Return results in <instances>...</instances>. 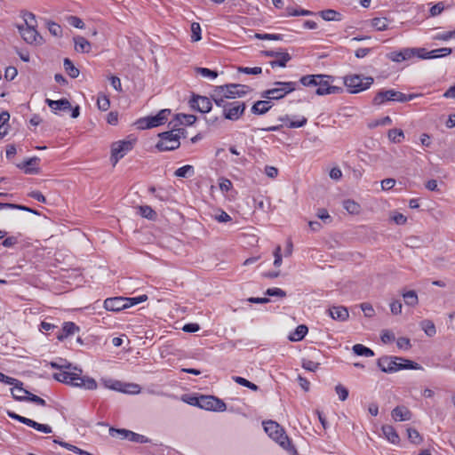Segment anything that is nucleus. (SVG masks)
<instances>
[{
  "instance_id": "1",
  "label": "nucleus",
  "mask_w": 455,
  "mask_h": 455,
  "mask_svg": "<svg viewBox=\"0 0 455 455\" xmlns=\"http://www.w3.org/2000/svg\"><path fill=\"white\" fill-rule=\"evenodd\" d=\"M53 378L65 384L72 385L78 387H84L88 390L97 388V382L94 379L82 375V370H64L53 374Z\"/></svg>"
},
{
  "instance_id": "2",
  "label": "nucleus",
  "mask_w": 455,
  "mask_h": 455,
  "mask_svg": "<svg viewBox=\"0 0 455 455\" xmlns=\"http://www.w3.org/2000/svg\"><path fill=\"white\" fill-rule=\"evenodd\" d=\"M383 372L393 373L401 370H420L421 365L413 361L396 356H382L377 362Z\"/></svg>"
},
{
  "instance_id": "3",
  "label": "nucleus",
  "mask_w": 455,
  "mask_h": 455,
  "mask_svg": "<svg viewBox=\"0 0 455 455\" xmlns=\"http://www.w3.org/2000/svg\"><path fill=\"white\" fill-rule=\"evenodd\" d=\"M168 125L171 131L159 134L160 140L156 146L159 151L174 150L180 146V134L184 133V129H177L173 121H171Z\"/></svg>"
},
{
  "instance_id": "4",
  "label": "nucleus",
  "mask_w": 455,
  "mask_h": 455,
  "mask_svg": "<svg viewBox=\"0 0 455 455\" xmlns=\"http://www.w3.org/2000/svg\"><path fill=\"white\" fill-rule=\"evenodd\" d=\"M263 427L268 436L278 443L280 446L285 450L296 451L283 428L277 422L273 420L265 421Z\"/></svg>"
},
{
  "instance_id": "5",
  "label": "nucleus",
  "mask_w": 455,
  "mask_h": 455,
  "mask_svg": "<svg viewBox=\"0 0 455 455\" xmlns=\"http://www.w3.org/2000/svg\"><path fill=\"white\" fill-rule=\"evenodd\" d=\"M274 88L264 91L261 97L267 100H281L287 94L295 91L298 87L297 82H275Z\"/></svg>"
},
{
  "instance_id": "6",
  "label": "nucleus",
  "mask_w": 455,
  "mask_h": 455,
  "mask_svg": "<svg viewBox=\"0 0 455 455\" xmlns=\"http://www.w3.org/2000/svg\"><path fill=\"white\" fill-rule=\"evenodd\" d=\"M418 96H419L418 94L406 95L401 92L395 91V90H386V91L381 90L373 98L372 104L379 106V105H381L388 100L406 102V101L413 100L414 98H416Z\"/></svg>"
},
{
  "instance_id": "7",
  "label": "nucleus",
  "mask_w": 455,
  "mask_h": 455,
  "mask_svg": "<svg viewBox=\"0 0 455 455\" xmlns=\"http://www.w3.org/2000/svg\"><path fill=\"white\" fill-rule=\"evenodd\" d=\"M371 76H363L361 75H351L344 77V84L350 93H358L365 91L373 84Z\"/></svg>"
},
{
  "instance_id": "8",
  "label": "nucleus",
  "mask_w": 455,
  "mask_h": 455,
  "mask_svg": "<svg viewBox=\"0 0 455 455\" xmlns=\"http://www.w3.org/2000/svg\"><path fill=\"white\" fill-rule=\"evenodd\" d=\"M239 88L235 84H227L224 85L215 86L211 93V98L216 105H221L223 101L235 99L239 92L235 89Z\"/></svg>"
},
{
  "instance_id": "9",
  "label": "nucleus",
  "mask_w": 455,
  "mask_h": 455,
  "mask_svg": "<svg viewBox=\"0 0 455 455\" xmlns=\"http://www.w3.org/2000/svg\"><path fill=\"white\" fill-rule=\"evenodd\" d=\"M222 108V115L225 119L236 121L244 113L246 105L242 101H223L221 105H217Z\"/></svg>"
},
{
  "instance_id": "10",
  "label": "nucleus",
  "mask_w": 455,
  "mask_h": 455,
  "mask_svg": "<svg viewBox=\"0 0 455 455\" xmlns=\"http://www.w3.org/2000/svg\"><path fill=\"white\" fill-rule=\"evenodd\" d=\"M194 400H196V403H190V404L196 405L204 410L224 411L227 409L226 403L213 395H201L200 397H195Z\"/></svg>"
},
{
  "instance_id": "11",
  "label": "nucleus",
  "mask_w": 455,
  "mask_h": 455,
  "mask_svg": "<svg viewBox=\"0 0 455 455\" xmlns=\"http://www.w3.org/2000/svg\"><path fill=\"white\" fill-rule=\"evenodd\" d=\"M171 114L170 109H162L157 115L154 116H147L138 120L137 124L140 129H150L157 127L164 124L168 120V116Z\"/></svg>"
},
{
  "instance_id": "12",
  "label": "nucleus",
  "mask_w": 455,
  "mask_h": 455,
  "mask_svg": "<svg viewBox=\"0 0 455 455\" xmlns=\"http://www.w3.org/2000/svg\"><path fill=\"white\" fill-rule=\"evenodd\" d=\"M135 140H120L112 144L111 157L113 166L133 148Z\"/></svg>"
},
{
  "instance_id": "13",
  "label": "nucleus",
  "mask_w": 455,
  "mask_h": 455,
  "mask_svg": "<svg viewBox=\"0 0 455 455\" xmlns=\"http://www.w3.org/2000/svg\"><path fill=\"white\" fill-rule=\"evenodd\" d=\"M7 415L11 419H15V420H17L22 424H25L30 427H33L37 431H40V432H43L45 434H50L52 432V429L49 425L37 423L36 421L30 419L28 418L20 416V415L15 413L14 411H8Z\"/></svg>"
},
{
  "instance_id": "14",
  "label": "nucleus",
  "mask_w": 455,
  "mask_h": 455,
  "mask_svg": "<svg viewBox=\"0 0 455 455\" xmlns=\"http://www.w3.org/2000/svg\"><path fill=\"white\" fill-rule=\"evenodd\" d=\"M261 53L265 57L275 58V60L269 62L273 68L275 67L285 68L287 63L291 60V56L288 52L266 50L262 51Z\"/></svg>"
},
{
  "instance_id": "15",
  "label": "nucleus",
  "mask_w": 455,
  "mask_h": 455,
  "mask_svg": "<svg viewBox=\"0 0 455 455\" xmlns=\"http://www.w3.org/2000/svg\"><path fill=\"white\" fill-rule=\"evenodd\" d=\"M331 76L327 75H325L324 79H318L317 89L315 91L317 95L339 94L343 92L342 87L331 85Z\"/></svg>"
},
{
  "instance_id": "16",
  "label": "nucleus",
  "mask_w": 455,
  "mask_h": 455,
  "mask_svg": "<svg viewBox=\"0 0 455 455\" xmlns=\"http://www.w3.org/2000/svg\"><path fill=\"white\" fill-rule=\"evenodd\" d=\"M36 26H26L23 25L18 26V29L22 36V38L28 44H42L43 37L38 34L36 29Z\"/></svg>"
},
{
  "instance_id": "17",
  "label": "nucleus",
  "mask_w": 455,
  "mask_h": 455,
  "mask_svg": "<svg viewBox=\"0 0 455 455\" xmlns=\"http://www.w3.org/2000/svg\"><path fill=\"white\" fill-rule=\"evenodd\" d=\"M211 100L212 98L206 96L194 95L190 100V106L201 113H208L212 107Z\"/></svg>"
},
{
  "instance_id": "18",
  "label": "nucleus",
  "mask_w": 455,
  "mask_h": 455,
  "mask_svg": "<svg viewBox=\"0 0 455 455\" xmlns=\"http://www.w3.org/2000/svg\"><path fill=\"white\" fill-rule=\"evenodd\" d=\"M425 52V48H405L400 52H393L389 59L395 62H401L415 56L416 52Z\"/></svg>"
},
{
  "instance_id": "19",
  "label": "nucleus",
  "mask_w": 455,
  "mask_h": 455,
  "mask_svg": "<svg viewBox=\"0 0 455 455\" xmlns=\"http://www.w3.org/2000/svg\"><path fill=\"white\" fill-rule=\"evenodd\" d=\"M104 307L108 311L119 312L127 308V306L124 297H115L105 299Z\"/></svg>"
},
{
  "instance_id": "20",
  "label": "nucleus",
  "mask_w": 455,
  "mask_h": 455,
  "mask_svg": "<svg viewBox=\"0 0 455 455\" xmlns=\"http://www.w3.org/2000/svg\"><path fill=\"white\" fill-rule=\"evenodd\" d=\"M328 314L333 320L340 322L346 321L349 316L347 308L343 306H333L330 307Z\"/></svg>"
},
{
  "instance_id": "21",
  "label": "nucleus",
  "mask_w": 455,
  "mask_h": 455,
  "mask_svg": "<svg viewBox=\"0 0 455 455\" xmlns=\"http://www.w3.org/2000/svg\"><path fill=\"white\" fill-rule=\"evenodd\" d=\"M39 162L40 158L34 156L27 159L21 164H18V167L24 169V172L27 174H37L39 172V168L37 167Z\"/></svg>"
},
{
  "instance_id": "22",
  "label": "nucleus",
  "mask_w": 455,
  "mask_h": 455,
  "mask_svg": "<svg viewBox=\"0 0 455 455\" xmlns=\"http://www.w3.org/2000/svg\"><path fill=\"white\" fill-rule=\"evenodd\" d=\"M17 389H18L17 387L11 388L12 395L16 401H20V402L29 401V402L36 403L37 405L45 406L46 403L43 398H41L30 392H29L28 395H20L18 394H14V391H16Z\"/></svg>"
},
{
  "instance_id": "23",
  "label": "nucleus",
  "mask_w": 455,
  "mask_h": 455,
  "mask_svg": "<svg viewBox=\"0 0 455 455\" xmlns=\"http://www.w3.org/2000/svg\"><path fill=\"white\" fill-rule=\"evenodd\" d=\"M46 104L54 111L62 110L67 111L71 109V104L68 100L63 98L58 100H53L50 99L45 100Z\"/></svg>"
},
{
  "instance_id": "24",
  "label": "nucleus",
  "mask_w": 455,
  "mask_h": 455,
  "mask_svg": "<svg viewBox=\"0 0 455 455\" xmlns=\"http://www.w3.org/2000/svg\"><path fill=\"white\" fill-rule=\"evenodd\" d=\"M78 331L79 327L76 325L74 323L66 322L64 323L61 331L57 334V339L62 341L64 339L68 338L69 335H72Z\"/></svg>"
},
{
  "instance_id": "25",
  "label": "nucleus",
  "mask_w": 455,
  "mask_h": 455,
  "mask_svg": "<svg viewBox=\"0 0 455 455\" xmlns=\"http://www.w3.org/2000/svg\"><path fill=\"white\" fill-rule=\"evenodd\" d=\"M391 415L395 420L405 421L411 419V412L404 406H396Z\"/></svg>"
},
{
  "instance_id": "26",
  "label": "nucleus",
  "mask_w": 455,
  "mask_h": 455,
  "mask_svg": "<svg viewBox=\"0 0 455 455\" xmlns=\"http://www.w3.org/2000/svg\"><path fill=\"white\" fill-rule=\"evenodd\" d=\"M272 108L269 100H258L251 107V113L254 115H264Z\"/></svg>"
},
{
  "instance_id": "27",
  "label": "nucleus",
  "mask_w": 455,
  "mask_h": 455,
  "mask_svg": "<svg viewBox=\"0 0 455 455\" xmlns=\"http://www.w3.org/2000/svg\"><path fill=\"white\" fill-rule=\"evenodd\" d=\"M451 52H452L451 48L444 47V48L432 50L429 52H426V55H419V58L423 59V60L435 59V58L448 56Z\"/></svg>"
},
{
  "instance_id": "28",
  "label": "nucleus",
  "mask_w": 455,
  "mask_h": 455,
  "mask_svg": "<svg viewBox=\"0 0 455 455\" xmlns=\"http://www.w3.org/2000/svg\"><path fill=\"white\" fill-rule=\"evenodd\" d=\"M75 49L76 52L87 53L91 51L90 42L83 36H77L74 37Z\"/></svg>"
},
{
  "instance_id": "29",
  "label": "nucleus",
  "mask_w": 455,
  "mask_h": 455,
  "mask_svg": "<svg viewBox=\"0 0 455 455\" xmlns=\"http://www.w3.org/2000/svg\"><path fill=\"white\" fill-rule=\"evenodd\" d=\"M382 432L387 439L392 443H397L400 440L398 434L395 429L390 425H385L382 427Z\"/></svg>"
},
{
  "instance_id": "30",
  "label": "nucleus",
  "mask_w": 455,
  "mask_h": 455,
  "mask_svg": "<svg viewBox=\"0 0 455 455\" xmlns=\"http://www.w3.org/2000/svg\"><path fill=\"white\" fill-rule=\"evenodd\" d=\"M325 75H307L303 76L299 83L304 86H317L318 79H324Z\"/></svg>"
},
{
  "instance_id": "31",
  "label": "nucleus",
  "mask_w": 455,
  "mask_h": 455,
  "mask_svg": "<svg viewBox=\"0 0 455 455\" xmlns=\"http://www.w3.org/2000/svg\"><path fill=\"white\" fill-rule=\"evenodd\" d=\"M307 331V327L305 324H300L290 334L289 339L291 341H299L304 339Z\"/></svg>"
},
{
  "instance_id": "32",
  "label": "nucleus",
  "mask_w": 455,
  "mask_h": 455,
  "mask_svg": "<svg viewBox=\"0 0 455 455\" xmlns=\"http://www.w3.org/2000/svg\"><path fill=\"white\" fill-rule=\"evenodd\" d=\"M281 122L289 121V124H286L288 128H299L303 127L307 124V119L305 116H301L298 121H290L289 116L285 115L283 116H280L278 118Z\"/></svg>"
},
{
  "instance_id": "33",
  "label": "nucleus",
  "mask_w": 455,
  "mask_h": 455,
  "mask_svg": "<svg viewBox=\"0 0 455 455\" xmlns=\"http://www.w3.org/2000/svg\"><path fill=\"white\" fill-rule=\"evenodd\" d=\"M319 15L326 21L340 20H341V14L332 9H327V10L321 11L319 12Z\"/></svg>"
},
{
  "instance_id": "34",
  "label": "nucleus",
  "mask_w": 455,
  "mask_h": 455,
  "mask_svg": "<svg viewBox=\"0 0 455 455\" xmlns=\"http://www.w3.org/2000/svg\"><path fill=\"white\" fill-rule=\"evenodd\" d=\"M352 349H353V352L356 355L366 356V357H371V356L374 355L373 350H371V348H369L362 344L354 345Z\"/></svg>"
},
{
  "instance_id": "35",
  "label": "nucleus",
  "mask_w": 455,
  "mask_h": 455,
  "mask_svg": "<svg viewBox=\"0 0 455 455\" xmlns=\"http://www.w3.org/2000/svg\"><path fill=\"white\" fill-rule=\"evenodd\" d=\"M50 365L52 369H58L60 371L64 370H75L77 368L73 366L70 363H68L66 359L60 358L59 362H51Z\"/></svg>"
},
{
  "instance_id": "36",
  "label": "nucleus",
  "mask_w": 455,
  "mask_h": 455,
  "mask_svg": "<svg viewBox=\"0 0 455 455\" xmlns=\"http://www.w3.org/2000/svg\"><path fill=\"white\" fill-rule=\"evenodd\" d=\"M194 173H195L194 167L192 165L187 164L180 168H178L175 171L174 175L178 178H187V177L193 176Z\"/></svg>"
},
{
  "instance_id": "37",
  "label": "nucleus",
  "mask_w": 455,
  "mask_h": 455,
  "mask_svg": "<svg viewBox=\"0 0 455 455\" xmlns=\"http://www.w3.org/2000/svg\"><path fill=\"white\" fill-rule=\"evenodd\" d=\"M63 65L65 71L70 77L76 78L79 76V69L74 66L73 62L69 59L66 58Z\"/></svg>"
},
{
  "instance_id": "38",
  "label": "nucleus",
  "mask_w": 455,
  "mask_h": 455,
  "mask_svg": "<svg viewBox=\"0 0 455 455\" xmlns=\"http://www.w3.org/2000/svg\"><path fill=\"white\" fill-rule=\"evenodd\" d=\"M174 124H185L187 125H191L196 121V116L194 115H187V114H178L176 116V120H172Z\"/></svg>"
},
{
  "instance_id": "39",
  "label": "nucleus",
  "mask_w": 455,
  "mask_h": 455,
  "mask_svg": "<svg viewBox=\"0 0 455 455\" xmlns=\"http://www.w3.org/2000/svg\"><path fill=\"white\" fill-rule=\"evenodd\" d=\"M403 297L404 299V302L407 306L414 307L418 304L419 299L415 291H409L403 292Z\"/></svg>"
},
{
  "instance_id": "40",
  "label": "nucleus",
  "mask_w": 455,
  "mask_h": 455,
  "mask_svg": "<svg viewBox=\"0 0 455 455\" xmlns=\"http://www.w3.org/2000/svg\"><path fill=\"white\" fill-rule=\"evenodd\" d=\"M343 207L351 214H358L361 210L360 204L350 199L343 202Z\"/></svg>"
},
{
  "instance_id": "41",
  "label": "nucleus",
  "mask_w": 455,
  "mask_h": 455,
  "mask_svg": "<svg viewBox=\"0 0 455 455\" xmlns=\"http://www.w3.org/2000/svg\"><path fill=\"white\" fill-rule=\"evenodd\" d=\"M138 211L140 215L148 220H154L156 217V212L148 205L139 206Z\"/></svg>"
},
{
  "instance_id": "42",
  "label": "nucleus",
  "mask_w": 455,
  "mask_h": 455,
  "mask_svg": "<svg viewBox=\"0 0 455 455\" xmlns=\"http://www.w3.org/2000/svg\"><path fill=\"white\" fill-rule=\"evenodd\" d=\"M422 330L428 337H433L436 333L435 326L430 320H424L420 323Z\"/></svg>"
},
{
  "instance_id": "43",
  "label": "nucleus",
  "mask_w": 455,
  "mask_h": 455,
  "mask_svg": "<svg viewBox=\"0 0 455 455\" xmlns=\"http://www.w3.org/2000/svg\"><path fill=\"white\" fill-rule=\"evenodd\" d=\"M371 26L378 31H384L387 29L388 22L387 18H374L371 20Z\"/></svg>"
},
{
  "instance_id": "44",
  "label": "nucleus",
  "mask_w": 455,
  "mask_h": 455,
  "mask_svg": "<svg viewBox=\"0 0 455 455\" xmlns=\"http://www.w3.org/2000/svg\"><path fill=\"white\" fill-rule=\"evenodd\" d=\"M232 379L235 383H237L243 387H246L250 388L251 390H253V391L259 390V387L257 385L247 380L246 379H244L243 377L234 376Z\"/></svg>"
},
{
  "instance_id": "45",
  "label": "nucleus",
  "mask_w": 455,
  "mask_h": 455,
  "mask_svg": "<svg viewBox=\"0 0 455 455\" xmlns=\"http://www.w3.org/2000/svg\"><path fill=\"white\" fill-rule=\"evenodd\" d=\"M0 382H3L4 384H7V385H11V386H13L12 388H15L17 387L18 391H20L21 389L17 387V385H21V381L17 379H14V378H12V377H9L7 375H4V373L0 372Z\"/></svg>"
},
{
  "instance_id": "46",
  "label": "nucleus",
  "mask_w": 455,
  "mask_h": 455,
  "mask_svg": "<svg viewBox=\"0 0 455 455\" xmlns=\"http://www.w3.org/2000/svg\"><path fill=\"white\" fill-rule=\"evenodd\" d=\"M388 138L391 141L399 143L401 140L404 138V134L400 129H391L388 131Z\"/></svg>"
},
{
  "instance_id": "47",
  "label": "nucleus",
  "mask_w": 455,
  "mask_h": 455,
  "mask_svg": "<svg viewBox=\"0 0 455 455\" xmlns=\"http://www.w3.org/2000/svg\"><path fill=\"white\" fill-rule=\"evenodd\" d=\"M132 431L130 430H127V429H118V428H115V427H111L109 429V434L111 436L115 437V436H120L121 439H128L129 440V437H130V434H131Z\"/></svg>"
},
{
  "instance_id": "48",
  "label": "nucleus",
  "mask_w": 455,
  "mask_h": 455,
  "mask_svg": "<svg viewBox=\"0 0 455 455\" xmlns=\"http://www.w3.org/2000/svg\"><path fill=\"white\" fill-rule=\"evenodd\" d=\"M195 71L196 74L201 75L204 77H210L214 79L218 76V72L206 68H196Z\"/></svg>"
},
{
  "instance_id": "49",
  "label": "nucleus",
  "mask_w": 455,
  "mask_h": 455,
  "mask_svg": "<svg viewBox=\"0 0 455 455\" xmlns=\"http://www.w3.org/2000/svg\"><path fill=\"white\" fill-rule=\"evenodd\" d=\"M408 438L413 443L419 444L422 442V437L419 433L414 428H408Z\"/></svg>"
},
{
  "instance_id": "50",
  "label": "nucleus",
  "mask_w": 455,
  "mask_h": 455,
  "mask_svg": "<svg viewBox=\"0 0 455 455\" xmlns=\"http://www.w3.org/2000/svg\"><path fill=\"white\" fill-rule=\"evenodd\" d=\"M191 39L193 42H197L201 40V27L197 22H193L191 24Z\"/></svg>"
},
{
  "instance_id": "51",
  "label": "nucleus",
  "mask_w": 455,
  "mask_h": 455,
  "mask_svg": "<svg viewBox=\"0 0 455 455\" xmlns=\"http://www.w3.org/2000/svg\"><path fill=\"white\" fill-rule=\"evenodd\" d=\"M105 386L108 388L116 390V391H120V392L124 393V383H123L121 381H118V380L105 381Z\"/></svg>"
},
{
  "instance_id": "52",
  "label": "nucleus",
  "mask_w": 455,
  "mask_h": 455,
  "mask_svg": "<svg viewBox=\"0 0 455 455\" xmlns=\"http://www.w3.org/2000/svg\"><path fill=\"white\" fill-rule=\"evenodd\" d=\"M97 105H98L99 109H100L102 111H107L110 107V100L105 95L99 96L98 100H97Z\"/></svg>"
},
{
  "instance_id": "53",
  "label": "nucleus",
  "mask_w": 455,
  "mask_h": 455,
  "mask_svg": "<svg viewBox=\"0 0 455 455\" xmlns=\"http://www.w3.org/2000/svg\"><path fill=\"white\" fill-rule=\"evenodd\" d=\"M147 299H148V296L147 295H141V296L133 297V298H124L127 308L132 307V306L137 305V304H139L140 302H143V301H145Z\"/></svg>"
},
{
  "instance_id": "54",
  "label": "nucleus",
  "mask_w": 455,
  "mask_h": 455,
  "mask_svg": "<svg viewBox=\"0 0 455 455\" xmlns=\"http://www.w3.org/2000/svg\"><path fill=\"white\" fill-rule=\"evenodd\" d=\"M287 11L288 16H310L315 14L313 12L304 9L297 10L292 8H287Z\"/></svg>"
},
{
  "instance_id": "55",
  "label": "nucleus",
  "mask_w": 455,
  "mask_h": 455,
  "mask_svg": "<svg viewBox=\"0 0 455 455\" xmlns=\"http://www.w3.org/2000/svg\"><path fill=\"white\" fill-rule=\"evenodd\" d=\"M319 363L314 362L312 360L303 359L302 361V367L309 371H315L319 368Z\"/></svg>"
},
{
  "instance_id": "56",
  "label": "nucleus",
  "mask_w": 455,
  "mask_h": 455,
  "mask_svg": "<svg viewBox=\"0 0 455 455\" xmlns=\"http://www.w3.org/2000/svg\"><path fill=\"white\" fill-rule=\"evenodd\" d=\"M335 391L339 395L340 401H345L348 397V389L341 384H338L335 387Z\"/></svg>"
},
{
  "instance_id": "57",
  "label": "nucleus",
  "mask_w": 455,
  "mask_h": 455,
  "mask_svg": "<svg viewBox=\"0 0 455 455\" xmlns=\"http://www.w3.org/2000/svg\"><path fill=\"white\" fill-rule=\"evenodd\" d=\"M48 29L49 32L54 36H60L62 34L61 27L59 24L52 21L48 22Z\"/></svg>"
},
{
  "instance_id": "58",
  "label": "nucleus",
  "mask_w": 455,
  "mask_h": 455,
  "mask_svg": "<svg viewBox=\"0 0 455 455\" xmlns=\"http://www.w3.org/2000/svg\"><path fill=\"white\" fill-rule=\"evenodd\" d=\"M238 72L244 73L247 75H259L262 73V68L260 67H254V68L239 67Z\"/></svg>"
},
{
  "instance_id": "59",
  "label": "nucleus",
  "mask_w": 455,
  "mask_h": 455,
  "mask_svg": "<svg viewBox=\"0 0 455 455\" xmlns=\"http://www.w3.org/2000/svg\"><path fill=\"white\" fill-rule=\"evenodd\" d=\"M140 392V387L138 384L124 383V393L139 394Z\"/></svg>"
},
{
  "instance_id": "60",
  "label": "nucleus",
  "mask_w": 455,
  "mask_h": 455,
  "mask_svg": "<svg viewBox=\"0 0 455 455\" xmlns=\"http://www.w3.org/2000/svg\"><path fill=\"white\" fill-rule=\"evenodd\" d=\"M26 26H36V20L35 14L29 12H25L23 14Z\"/></svg>"
},
{
  "instance_id": "61",
  "label": "nucleus",
  "mask_w": 455,
  "mask_h": 455,
  "mask_svg": "<svg viewBox=\"0 0 455 455\" xmlns=\"http://www.w3.org/2000/svg\"><path fill=\"white\" fill-rule=\"evenodd\" d=\"M68 22L69 23V25H71L75 28H83L84 26V21L76 16L68 17Z\"/></svg>"
},
{
  "instance_id": "62",
  "label": "nucleus",
  "mask_w": 455,
  "mask_h": 455,
  "mask_svg": "<svg viewBox=\"0 0 455 455\" xmlns=\"http://www.w3.org/2000/svg\"><path fill=\"white\" fill-rule=\"evenodd\" d=\"M129 440L132 442L140 443H145L148 442V439L146 436H144L142 435H139L132 431L130 434Z\"/></svg>"
},
{
  "instance_id": "63",
  "label": "nucleus",
  "mask_w": 455,
  "mask_h": 455,
  "mask_svg": "<svg viewBox=\"0 0 455 455\" xmlns=\"http://www.w3.org/2000/svg\"><path fill=\"white\" fill-rule=\"evenodd\" d=\"M266 295L283 298L286 296V292L280 288H269L266 291Z\"/></svg>"
},
{
  "instance_id": "64",
  "label": "nucleus",
  "mask_w": 455,
  "mask_h": 455,
  "mask_svg": "<svg viewBox=\"0 0 455 455\" xmlns=\"http://www.w3.org/2000/svg\"><path fill=\"white\" fill-rule=\"evenodd\" d=\"M444 10V4L443 2H439L430 8V15L435 17L439 15Z\"/></svg>"
}]
</instances>
